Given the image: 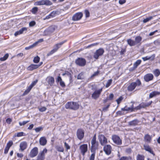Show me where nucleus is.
<instances>
[{
    "instance_id": "obj_15",
    "label": "nucleus",
    "mask_w": 160,
    "mask_h": 160,
    "mask_svg": "<svg viewBox=\"0 0 160 160\" xmlns=\"http://www.w3.org/2000/svg\"><path fill=\"white\" fill-rule=\"evenodd\" d=\"M80 149L82 155H84L85 153L88 151V145L87 144H83L80 147Z\"/></svg>"
},
{
    "instance_id": "obj_43",
    "label": "nucleus",
    "mask_w": 160,
    "mask_h": 160,
    "mask_svg": "<svg viewBox=\"0 0 160 160\" xmlns=\"http://www.w3.org/2000/svg\"><path fill=\"white\" fill-rule=\"evenodd\" d=\"M92 153L91 154L90 157V160H94L96 152H92Z\"/></svg>"
},
{
    "instance_id": "obj_41",
    "label": "nucleus",
    "mask_w": 160,
    "mask_h": 160,
    "mask_svg": "<svg viewBox=\"0 0 160 160\" xmlns=\"http://www.w3.org/2000/svg\"><path fill=\"white\" fill-rule=\"evenodd\" d=\"M40 59V58L38 56H37L34 58L33 61L34 63H37L39 62Z\"/></svg>"
},
{
    "instance_id": "obj_34",
    "label": "nucleus",
    "mask_w": 160,
    "mask_h": 160,
    "mask_svg": "<svg viewBox=\"0 0 160 160\" xmlns=\"http://www.w3.org/2000/svg\"><path fill=\"white\" fill-rule=\"evenodd\" d=\"M153 73L156 77H158L160 74V71L158 69H156L153 71Z\"/></svg>"
},
{
    "instance_id": "obj_30",
    "label": "nucleus",
    "mask_w": 160,
    "mask_h": 160,
    "mask_svg": "<svg viewBox=\"0 0 160 160\" xmlns=\"http://www.w3.org/2000/svg\"><path fill=\"white\" fill-rule=\"evenodd\" d=\"M142 40V37L140 36H138L135 37V42L136 44L140 43Z\"/></svg>"
},
{
    "instance_id": "obj_19",
    "label": "nucleus",
    "mask_w": 160,
    "mask_h": 160,
    "mask_svg": "<svg viewBox=\"0 0 160 160\" xmlns=\"http://www.w3.org/2000/svg\"><path fill=\"white\" fill-rule=\"evenodd\" d=\"M27 29L26 27L22 28L19 31L16 32L14 33V35L16 37L18 35L22 34L24 31H27Z\"/></svg>"
},
{
    "instance_id": "obj_22",
    "label": "nucleus",
    "mask_w": 160,
    "mask_h": 160,
    "mask_svg": "<svg viewBox=\"0 0 160 160\" xmlns=\"http://www.w3.org/2000/svg\"><path fill=\"white\" fill-rule=\"evenodd\" d=\"M40 66V65L31 64L27 68L28 70L32 71L34 69L38 68Z\"/></svg>"
},
{
    "instance_id": "obj_60",
    "label": "nucleus",
    "mask_w": 160,
    "mask_h": 160,
    "mask_svg": "<svg viewBox=\"0 0 160 160\" xmlns=\"http://www.w3.org/2000/svg\"><path fill=\"white\" fill-rule=\"evenodd\" d=\"M24 133L23 132H18L17 133V137H20L23 136Z\"/></svg>"
},
{
    "instance_id": "obj_9",
    "label": "nucleus",
    "mask_w": 160,
    "mask_h": 160,
    "mask_svg": "<svg viewBox=\"0 0 160 160\" xmlns=\"http://www.w3.org/2000/svg\"><path fill=\"white\" fill-rule=\"evenodd\" d=\"M47 152V149L44 148L42 151L40 152L38 154L37 160H44L45 159V154Z\"/></svg>"
},
{
    "instance_id": "obj_38",
    "label": "nucleus",
    "mask_w": 160,
    "mask_h": 160,
    "mask_svg": "<svg viewBox=\"0 0 160 160\" xmlns=\"http://www.w3.org/2000/svg\"><path fill=\"white\" fill-rule=\"evenodd\" d=\"M153 18V17L150 16L149 17H148L145 19H144L143 20V23H145L148 22L149 21H150Z\"/></svg>"
},
{
    "instance_id": "obj_23",
    "label": "nucleus",
    "mask_w": 160,
    "mask_h": 160,
    "mask_svg": "<svg viewBox=\"0 0 160 160\" xmlns=\"http://www.w3.org/2000/svg\"><path fill=\"white\" fill-rule=\"evenodd\" d=\"M47 142V140L46 138L44 137H41L39 139L40 144L42 146L45 145Z\"/></svg>"
},
{
    "instance_id": "obj_55",
    "label": "nucleus",
    "mask_w": 160,
    "mask_h": 160,
    "mask_svg": "<svg viewBox=\"0 0 160 160\" xmlns=\"http://www.w3.org/2000/svg\"><path fill=\"white\" fill-rule=\"evenodd\" d=\"M43 129V128L42 127H39L37 128L34 129L35 132H38L40 131L41 130H42Z\"/></svg>"
},
{
    "instance_id": "obj_5",
    "label": "nucleus",
    "mask_w": 160,
    "mask_h": 160,
    "mask_svg": "<svg viewBox=\"0 0 160 160\" xmlns=\"http://www.w3.org/2000/svg\"><path fill=\"white\" fill-rule=\"evenodd\" d=\"M75 62L77 65L80 67H83L85 65L86 61L84 58H79L76 60Z\"/></svg>"
},
{
    "instance_id": "obj_13",
    "label": "nucleus",
    "mask_w": 160,
    "mask_h": 160,
    "mask_svg": "<svg viewBox=\"0 0 160 160\" xmlns=\"http://www.w3.org/2000/svg\"><path fill=\"white\" fill-rule=\"evenodd\" d=\"M38 153V149L36 147H34L32 149L29 154V156L32 158L36 156Z\"/></svg>"
},
{
    "instance_id": "obj_35",
    "label": "nucleus",
    "mask_w": 160,
    "mask_h": 160,
    "mask_svg": "<svg viewBox=\"0 0 160 160\" xmlns=\"http://www.w3.org/2000/svg\"><path fill=\"white\" fill-rule=\"evenodd\" d=\"M44 5L46 6L51 5L52 3L49 0H44Z\"/></svg>"
},
{
    "instance_id": "obj_17",
    "label": "nucleus",
    "mask_w": 160,
    "mask_h": 160,
    "mask_svg": "<svg viewBox=\"0 0 160 160\" xmlns=\"http://www.w3.org/2000/svg\"><path fill=\"white\" fill-rule=\"evenodd\" d=\"M66 41H67L65 40L56 44L53 46V49L55 51L57 52L58 50V49L61 47V46L65 42H66Z\"/></svg>"
},
{
    "instance_id": "obj_1",
    "label": "nucleus",
    "mask_w": 160,
    "mask_h": 160,
    "mask_svg": "<svg viewBox=\"0 0 160 160\" xmlns=\"http://www.w3.org/2000/svg\"><path fill=\"white\" fill-rule=\"evenodd\" d=\"M65 107L67 109H69L76 110L79 108V105L77 102H68L66 104Z\"/></svg>"
},
{
    "instance_id": "obj_31",
    "label": "nucleus",
    "mask_w": 160,
    "mask_h": 160,
    "mask_svg": "<svg viewBox=\"0 0 160 160\" xmlns=\"http://www.w3.org/2000/svg\"><path fill=\"white\" fill-rule=\"evenodd\" d=\"M38 44V42H36L32 45L28 47H26L25 48V49L26 50H28L32 48L35 46L37 44Z\"/></svg>"
},
{
    "instance_id": "obj_32",
    "label": "nucleus",
    "mask_w": 160,
    "mask_h": 160,
    "mask_svg": "<svg viewBox=\"0 0 160 160\" xmlns=\"http://www.w3.org/2000/svg\"><path fill=\"white\" fill-rule=\"evenodd\" d=\"M137 160H144V156L142 155L138 154L136 157Z\"/></svg>"
},
{
    "instance_id": "obj_58",
    "label": "nucleus",
    "mask_w": 160,
    "mask_h": 160,
    "mask_svg": "<svg viewBox=\"0 0 160 160\" xmlns=\"http://www.w3.org/2000/svg\"><path fill=\"white\" fill-rule=\"evenodd\" d=\"M6 122L7 124H9L11 123V122H12V119L11 118H8L6 120Z\"/></svg>"
},
{
    "instance_id": "obj_50",
    "label": "nucleus",
    "mask_w": 160,
    "mask_h": 160,
    "mask_svg": "<svg viewBox=\"0 0 160 160\" xmlns=\"http://www.w3.org/2000/svg\"><path fill=\"white\" fill-rule=\"evenodd\" d=\"M110 106V104L107 105L106 106L102 108V110L104 112H106L108 111V109Z\"/></svg>"
},
{
    "instance_id": "obj_44",
    "label": "nucleus",
    "mask_w": 160,
    "mask_h": 160,
    "mask_svg": "<svg viewBox=\"0 0 160 160\" xmlns=\"http://www.w3.org/2000/svg\"><path fill=\"white\" fill-rule=\"evenodd\" d=\"M123 98L122 96H120L116 100V101L118 104H119L121 101L123 100Z\"/></svg>"
},
{
    "instance_id": "obj_62",
    "label": "nucleus",
    "mask_w": 160,
    "mask_h": 160,
    "mask_svg": "<svg viewBox=\"0 0 160 160\" xmlns=\"http://www.w3.org/2000/svg\"><path fill=\"white\" fill-rule=\"evenodd\" d=\"M56 14V12L55 11H53L50 13V15H51V17H52V18L54 17L55 15Z\"/></svg>"
},
{
    "instance_id": "obj_26",
    "label": "nucleus",
    "mask_w": 160,
    "mask_h": 160,
    "mask_svg": "<svg viewBox=\"0 0 160 160\" xmlns=\"http://www.w3.org/2000/svg\"><path fill=\"white\" fill-rule=\"evenodd\" d=\"M144 139L145 142L149 143L152 139V137L151 136L147 134H146L144 137Z\"/></svg>"
},
{
    "instance_id": "obj_48",
    "label": "nucleus",
    "mask_w": 160,
    "mask_h": 160,
    "mask_svg": "<svg viewBox=\"0 0 160 160\" xmlns=\"http://www.w3.org/2000/svg\"><path fill=\"white\" fill-rule=\"evenodd\" d=\"M85 17L86 18H88L90 16V13L88 10H85L84 11Z\"/></svg>"
},
{
    "instance_id": "obj_61",
    "label": "nucleus",
    "mask_w": 160,
    "mask_h": 160,
    "mask_svg": "<svg viewBox=\"0 0 160 160\" xmlns=\"http://www.w3.org/2000/svg\"><path fill=\"white\" fill-rule=\"evenodd\" d=\"M62 80L61 77L60 76H58L56 79V81L57 82H60Z\"/></svg>"
},
{
    "instance_id": "obj_25",
    "label": "nucleus",
    "mask_w": 160,
    "mask_h": 160,
    "mask_svg": "<svg viewBox=\"0 0 160 160\" xmlns=\"http://www.w3.org/2000/svg\"><path fill=\"white\" fill-rule=\"evenodd\" d=\"M139 121L137 119H135L129 122L128 124L130 126H135L138 124Z\"/></svg>"
},
{
    "instance_id": "obj_16",
    "label": "nucleus",
    "mask_w": 160,
    "mask_h": 160,
    "mask_svg": "<svg viewBox=\"0 0 160 160\" xmlns=\"http://www.w3.org/2000/svg\"><path fill=\"white\" fill-rule=\"evenodd\" d=\"M153 78V76L151 73H148L145 75L144 77V80L146 82H148L152 80Z\"/></svg>"
},
{
    "instance_id": "obj_33",
    "label": "nucleus",
    "mask_w": 160,
    "mask_h": 160,
    "mask_svg": "<svg viewBox=\"0 0 160 160\" xmlns=\"http://www.w3.org/2000/svg\"><path fill=\"white\" fill-rule=\"evenodd\" d=\"M132 158L130 156L128 157H122L119 160H132Z\"/></svg>"
},
{
    "instance_id": "obj_14",
    "label": "nucleus",
    "mask_w": 160,
    "mask_h": 160,
    "mask_svg": "<svg viewBox=\"0 0 160 160\" xmlns=\"http://www.w3.org/2000/svg\"><path fill=\"white\" fill-rule=\"evenodd\" d=\"M84 131L81 129H79L77 130V136L78 138L80 140L83 138L84 136Z\"/></svg>"
},
{
    "instance_id": "obj_37",
    "label": "nucleus",
    "mask_w": 160,
    "mask_h": 160,
    "mask_svg": "<svg viewBox=\"0 0 160 160\" xmlns=\"http://www.w3.org/2000/svg\"><path fill=\"white\" fill-rule=\"evenodd\" d=\"M9 55L8 53H6L3 57L0 58V60L1 61H4L6 60L8 58Z\"/></svg>"
},
{
    "instance_id": "obj_11",
    "label": "nucleus",
    "mask_w": 160,
    "mask_h": 160,
    "mask_svg": "<svg viewBox=\"0 0 160 160\" xmlns=\"http://www.w3.org/2000/svg\"><path fill=\"white\" fill-rule=\"evenodd\" d=\"M102 90V88L98 90H96L92 94V97L94 99H97L99 97Z\"/></svg>"
},
{
    "instance_id": "obj_12",
    "label": "nucleus",
    "mask_w": 160,
    "mask_h": 160,
    "mask_svg": "<svg viewBox=\"0 0 160 160\" xmlns=\"http://www.w3.org/2000/svg\"><path fill=\"white\" fill-rule=\"evenodd\" d=\"M103 148V151L107 155H109L111 152L112 148L110 145H104Z\"/></svg>"
},
{
    "instance_id": "obj_29",
    "label": "nucleus",
    "mask_w": 160,
    "mask_h": 160,
    "mask_svg": "<svg viewBox=\"0 0 160 160\" xmlns=\"http://www.w3.org/2000/svg\"><path fill=\"white\" fill-rule=\"evenodd\" d=\"M100 73V71L98 70L97 71L94 72V73L89 78V80H92L93 79L94 77L98 76Z\"/></svg>"
},
{
    "instance_id": "obj_7",
    "label": "nucleus",
    "mask_w": 160,
    "mask_h": 160,
    "mask_svg": "<svg viewBox=\"0 0 160 160\" xmlns=\"http://www.w3.org/2000/svg\"><path fill=\"white\" fill-rule=\"evenodd\" d=\"M112 140L116 145H120L122 144V140L118 135H114L112 136Z\"/></svg>"
},
{
    "instance_id": "obj_3",
    "label": "nucleus",
    "mask_w": 160,
    "mask_h": 160,
    "mask_svg": "<svg viewBox=\"0 0 160 160\" xmlns=\"http://www.w3.org/2000/svg\"><path fill=\"white\" fill-rule=\"evenodd\" d=\"M141 83L139 79H137L135 82H132L127 87V90L129 92L132 91L134 90L136 87L138 86H139Z\"/></svg>"
},
{
    "instance_id": "obj_42",
    "label": "nucleus",
    "mask_w": 160,
    "mask_h": 160,
    "mask_svg": "<svg viewBox=\"0 0 160 160\" xmlns=\"http://www.w3.org/2000/svg\"><path fill=\"white\" fill-rule=\"evenodd\" d=\"M38 8L37 7H34L32 9L31 12L32 13L35 14L38 11Z\"/></svg>"
},
{
    "instance_id": "obj_47",
    "label": "nucleus",
    "mask_w": 160,
    "mask_h": 160,
    "mask_svg": "<svg viewBox=\"0 0 160 160\" xmlns=\"http://www.w3.org/2000/svg\"><path fill=\"white\" fill-rule=\"evenodd\" d=\"M39 110L41 112H43L45 111L46 109L47 108L44 107H42L41 108H38Z\"/></svg>"
},
{
    "instance_id": "obj_27",
    "label": "nucleus",
    "mask_w": 160,
    "mask_h": 160,
    "mask_svg": "<svg viewBox=\"0 0 160 160\" xmlns=\"http://www.w3.org/2000/svg\"><path fill=\"white\" fill-rule=\"evenodd\" d=\"M160 94V92L154 91L152 92L149 94V98H152L153 97L156 96L157 95H159Z\"/></svg>"
},
{
    "instance_id": "obj_51",
    "label": "nucleus",
    "mask_w": 160,
    "mask_h": 160,
    "mask_svg": "<svg viewBox=\"0 0 160 160\" xmlns=\"http://www.w3.org/2000/svg\"><path fill=\"white\" fill-rule=\"evenodd\" d=\"M56 52L53 49L50 52H49L47 53V56L48 57L49 56L53 54L54 53Z\"/></svg>"
},
{
    "instance_id": "obj_52",
    "label": "nucleus",
    "mask_w": 160,
    "mask_h": 160,
    "mask_svg": "<svg viewBox=\"0 0 160 160\" xmlns=\"http://www.w3.org/2000/svg\"><path fill=\"white\" fill-rule=\"evenodd\" d=\"M66 75L68 76L69 77L70 80L72 79V75L68 71H66Z\"/></svg>"
},
{
    "instance_id": "obj_54",
    "label": "nucleus",
    "mask_w": 160,
    "mask_h": 160,
    "mask_svg": "<svg viewBox=\"0 0 160 160\" xmlns=\"http://www.w3.org/2000/svg\"><path fill=\"white\" fill-rule=\"evenodd\" d=\"M98 44V43H93L92 44L87 46L86 47V48H90L94 46L97 45Z\"/></svg>"
},
{
    "instance_id": "obj_53",
    "label": "nucleus",
    "mask_w": 160,
    "mask_h": 160,
    "mask_svg": "<svg viewBox=\"0 0 160 160\" xmlns=\"http://www.w3.org/2000/svg\"><path fill=\"white\" fill-rule=\"evenodd\" d=\"M13 144V142L12 141H9L7 144V146L9 148Z\"/></svg>"
},
{
    "instance_id": "obj_21",
    "label": "nucleus",
    "mask_w": 160,
    "mask_h": 160,
    "mask_svg": "<svg viewBox=\"0 0 160 160\" xmlns=\"http://www.w3.org/2000/svg\"><path fill=\"white\" fill-rule=\"evenodd\" d=\"M141 62L142 61L141 60L139 59L137 60L134 63L133 67L130 68L131 70H133L136 68L140 64Z\"/></svg>"
},
{
    "instance_id": "obj_46",
    "label": "nucleus",
    "mask_w": 160,
    "mask_h": 160,
    "mask_svg": "<svg viewBox=\"0 0 160 160\" xmlns=\"http://www.w3.org/2000/svg\"><path fill=\"white\" fill-rule=\"evenodd\" d=\"M29 122V121H23L22 122H19V123L20 126H23Z\"/></svg>"
},
{
    "instance_id": "obj_40",
    "label": "nucleus",
    "mask_w": 160,
    "mask_h": 160,
    "mask_svg": "<svg viewBox=\"0 0 160 160\" xmlns=\"http://www.w3.org/2000/svg\"><path fill=\"white\" fill-rule=\"evenodd\" d=\"M112 81V79L108 80L105 85V87L107 88H108L111 84Z\"/></svg>"
},
{
    "instance_id": "obj_2",
    "label": "nucleus",
    "mask_w": 160,
    "mask_h": 160,
    "mask_svg": "<svg viewBox=\"0 0 160 160\" xmlns=\"http://www.w3.org/2000/svg\"><path fill=\"white\" fill-rule=\"evenodd\" d=\"M96 134H95L91 140V147L90 148L91 152H96V151L98 149V143L96 141Z\"/></svg>"
},
{
    "instance_id": "obj_36",
    "label": "nucleus",
    "mask_w": 160,
    "mask_h": 160,
    "mask_svg": "<svg viewBox=\"0 0 160 160\" xmlns=\"http://www.w3.org/2000/svg\"><path fill=\"white\" fill-rule=\"evenodd\" d=\"M44 0L37 1L35 2V4L36 5H44Z\"/></svg>"
},
{
    "instance_id": "obj_18",
    "label": "nucleus",
    "mask_w": 160,
    "mask_h": 160,
    "mask_svg": "<svg viewBox=\"0 0 160 160\" xmlns=\"http://www.w3.org/2000/svg\"><path fill=\"white\" fill-rule=\"evenodd\" d=\"M144 149L147 151H148L150 153L152 154L153 156H155V154L153 153V151L152 150L151 148L148 145H144L143 146Z\"/></svg>"
},
{
    "instance_id": "obj_57",
    "label": "nucleus",
    "mask_w": 160,
    "mask_h": 160,
    "mask_svg": "<svg viewBox=\"0 0 160 160\" xmlns=\"http://www.w3.org/2000/svg\"><path fill=\"white\" fill-rule=\"evenodd\" d=\"M36 24V22L34 21H32L29 23V26L30 27H33Z\"/></svg>"
},
{
    "instance_id": "obj_24",
    "label": "nucleus",
    "mask_w": 160,
    "mask_h": 160,
    "mask_svg": "<svg viewBox=\"0 0 160 160\" xmlns=\"http://www.w3.org/2000/svg\"><path fill=\"white\" fill-rule=\"evenodd\" d=\"M27 147V144L26 142H22L20 143V147L22 151L25 149Z\"/></svg>"
},
{
    "instance_id": "obj_20",
    "label": "nucleus",
    "mask_w": 160,
    "mask_h": 160,
    "mask_svg": "<svg viewBox=\"0 0 160 160\" xmlns=\"http://www.w3.org/2000/svg\"><path fill=\"white\" fill-rule=\"evenodd\" d=\"M46 80L47 81L48 84L51 86H52L54 82V78L52 77H48L46 79Z\"/></svg>"
},
{
    "instance_id": "obj_28",
    "label": "nucleus",
    "mask_w": 160,
    "mask_h": 160,
    "mask_svg": "<svg viewBox=\"0 0 160 160\" xmlns=\"http://www.w3.org/2000/svg\"><path fill=\"white\" fill-rule=\"evenodd\" d=\"M127 42L128 44L131 47L134 46L136 45L135 41L131 39H128Z\"/></svg>"
},
{
    "instance_id": "obj_10",
    "label": "nucleus",
    "mask_w": 160,
    "mask_h": 160,
    "mask_svg": "<svg viewBox=\"0 0 160 160\" xmlns=\"http://www.w3.org/2000/svg\"><path fill=\"white\" fill-rule=\"evenodd\" d=\"M82 12H78L75 13L72 16V20L73 21H77L80 20L83 16Z\"/></svg>"
},
{
    "instance_id": "obj_8",
    "label": "nucleus",
    "mask_w": 160,
    "mask_h": 160,
    "mask_svg": "<svg viewBox=\"0 0 160 160\" xmlns=\"http://www.w3.org/2000/svg\"><path fill=\"white\" fill-rule=\"evenodd\" d=\"M55 26H50L44 31V34L45 36L49 35L53 32L55 31Z\"/></svg>"
},
{
    "instance_id": "obj_45",
    "label": "nucleus",
    "mask_w": 160,
    "mask_h": 160,
    "mask_svg": "<svg viewBox=\"0 0 160 160\" xmlns=\"http://www.w3.org/2000/svg\"><path fill=\"white\" fill-rule=\"evenodd\" d=\"M57 149L59 152H63L64 151V148L62 147L57 146Z\"/></svg>"
},
{
    "instance_id": "obj_39",
    "label": "nucleus",
    "mask_w": 160,
    "mask_h": 160,
    "mask_svg": "<svg viewBox=\"0 0 160 160\" xmlns=\"http://www.w3.org/2000/svg\"><path fill=\"white\" fill-rule=\"evenodd\" d=\"M83 73L81 72L77 76V79H83Z\"/></svg>"
},
{
    "instance_id": "obj_49",
    "label": "nucleus",
    "mask_w": 160,
    "mask_h": 160,
    "mask_svg": "<svg viewBox=\"0 0 160 160\" xmlns=\"http://www.w3.org/2000/svg\"><path fill=\"white\" fill-rule=\"evenodd\" d=\"M134 108H133V105H132L131 107L127 108L126 107V111H129L131 110V111L132 112L133 111Z\"/></svg>"
},
{
    "instance_id": "obj_56",
    "label": "nucleus",
    "mask_w": 160,
    "mask_h": 160,
    "mask_svg": "<svg viewBox=\"0 0 160 160\" xmlns=\"http://www.w3.org/2000/svg\"><path fill=\"white\" fill-rule=\"evenodd\" d=\"M151 58V57L147 56L144 57H142V58L144 61H146L147 60L150 59Z\"/></svg>"
},
{
    "instance_id": "obj_63",
    "label": "nucleus",
    "mask_w": 160,
    "mask_h": 160,
    "mask_svg": "<svg viewBox=\"0 0 160 160\" xmlns=\"http://www.w3.org/2000/svg\"><path fill=\"white\" fill-rule=\"evenodd\" d=\"M64 146L65 148L67 150L69 149L70 148V147L69 146L68 144L66 142H64Z\"/></svg>"
},
{
    "instance_id": "obj_59",
    "label": "nucleus",
    "mask_w": 160,
    "mask_h": 160,
    "mask_svg": "<svg viewBox=\"0 0 160 160\" xmlns=\"http://www.w3.org/2000/svg\"><path fill=\"white\" fill-rule=\"evenodd\" d=\"M116 114L118 115L121 116L124 114V112H122V111H118L117 112Z\"/></svg>"
},
{
    "instance_id": "obj_4",
    "label": "nucleus",
    "mask_w": 160,
    "mask_h": 160,
    "mask_svg": "<svg viewBox=\"0 0 160 160\" xmlns=\"http://www.w3.org/2000/svg\"><path fill=\"white\" fill-rule=\"evenodd\" d=\"M104 52V50L103 48H100L94 52L93 57L96 59H98L99 57L102 56Z\"/></svg>"
},
{
    "instance_id": "obj_64",
    "label": "nucleus",
    "mask_w": 160,
    "mask_h": 160,
    "mask_svg": "<svg viewBox=\"0 0 160 160\" xmlns=\"http://www.w3.org/2000/svg\"><path fill=\"white\" fill-rule=\"evenodd\" d=\"M38 80H36L32 82L31 84H30L32 87L34 86L38 82Z\"/></svg>"
},
{
    "instance_id": "obj_6",
    "label": "nucleus",
    "mask_w": 160,
    "mask_h": 160,
    "mask_svg": "<svg viewBox=\"0 0 160 160\" xmlns=\"http://www.w3.org/2000/svg\"><path fill=\"white\" fill-rule=\"evenodd\" d=\"M98 139L102 146H104L108 143L107 139L103 134L99 135Z\"/></svg>"
}]
</instances>
